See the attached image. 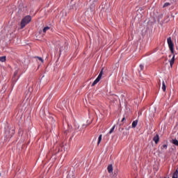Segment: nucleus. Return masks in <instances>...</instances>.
<instances>
[{
	"label": "nucleus",
	"instance_id": "obj_12",
	"mask_svg": "<svg viewBox=\"0 0 178 178\" xmlns=\"http://www.w3.org/2000/svg\"><path fill=\"white\" fill-rule=\"evenodd\" d=\"M162 84H163L162 90L165 92V91H166V84H165V81H163Z\"/></svg>",
	"mask_w": 178,
	"mask_h": 178
},
{
	"label": "nucleus",
	"instance_id": "obj_3",
	"mask_svg": "<svg viewBox=\"0 0 178 178\" xmlns=\"http://www.w3.org/2000/svg\"><path fill=\"white\" fill-rule=\"evenodd\" d=\"M102 74H104V68L102 69L100 73L99 74L97 78L92 83V87H94L97 83H99L101 79H102Z\"/></svg>",
	"mask_w": 178,
	"mask_h": 178
},
{
	"label": "nucleus",
	"instance_id": "obj_8",
	"mask_svg": "<svg viewBox=\"0 0 178 178\" xmlns=\"http://www.w3.org/2000/svg\"><path fill=\"white\" fill-rule=\"evenodd\" d=\"M107 169L108 173H112V172H113V166H112V165H109Z\"/></svg>",
	"mask_w": 178,
	"mask_h": 178
},
{
	"label": "nucleus",
	"instance_id": "obj_22",
	"mask_svg": "<svg viewBox=\"0 0 178 178\" xmlns=\"http://www.w3.org/2000/svg\"><path fill=\"white\" fill-rule=\"evenodd\" d=\"M140 70H144V65H140Z\"/></svg>",
	"mask_w": 178,
	"mask_h": 178
},
{
	"label": "nucleus",
	"instance_id": "obj_21",
	"mask_svg": "<svg viewBox=\"0 0 178 178\" xmlns=\"http://www.w3.org/2000/svg\"><path fill=\"white\" fill-rule=\"evenodd\" d=\"M37 58L39 59L40 60V62H42V63H44V60L42 59V58L38 56Z\"/></svg>",
	"mask_w": 178,
	"mask_h": 178
},
{
	"label": "nucleus",
	"instance_id": "obj_13",
	"mask_svg": "<svg viewBox=\"0 0 178 178\" xmlns=\"http://www.w3.org/2000/svg\"><path fill=\"white\" fill-rule=\"evenodd\" d=\"M102 140V135H99L98 138V143H97L98 145H99V143H101Z\"/></svg>",
	"mask_w": 178,
	"mask_h": 178
},
{
	"label": "nucleus",
	"instance_id": "obj_19",
	"mask_svg": "<svg viewBox=\"0 0 178 178\" xmlns=\"http://www.w3.org/2000/svg\"><path fill=\"white\" fill-rule=\"evenodd\" d=\"M18 73H19V70H15V72H14L13 77L14 78L16 77V76H17Z\"/></svg>",
	"mask_w": 178,
	"mask_h": 178
},
{
	"label": "nucleus",
	"instance_id": "obj_18",
	"mask_svg": "<svg viewBox=\"0 0 178 178\" xmlns=\"http://www.w3.org/2000/svg\"><path fill=\"white\" fill-rule=\"evenodd\" d=\"M66 49V46H61L60 47V52L61 51H65V49Z\"/></svg>",
	"mask_w": 178,
	"mask_h": 178
},
{
	"label": "nucleus",
	"instance_id": "obj_14",
	"mask_svg": "<svg viewBox=\"0 0 178 178\" xmlns=\"http://www.w3.org/2000/svg\"><path fill=\"white\" fill-rule=\"evenodd\" d=\"M115 127H116V126L114 125V126L111 129V130H110V131H109V134H112V133H113Z\"/></svg>",
	"mask_w": 178,
	"mask_h": 178
},
{
	"label": "nucleus",
	"instance_id": "obj_5",
	"mask_svg": "<svg viewBox=\"0 0 178 178\" xmlns=\"http://www.w3.org/2000/svg\"><path fill=\"white\" fill-rule=\"evenodd\" d=\"M33 92V88H29L28 89V92L26 93V98L29 99V97H30V95H31V93Z\"/></svg>",
	"mask_w": 178,
	"mask_h": 178
},
{
	"label": "nucleus",
	"instance_id": "obj_11",
	"mask_svg": "<svg viewBox=\"0 0 178 178\" xmlns=\"http://www.w3.org/2000/svg\"><path fill=\"white\" fill-rule=\"evenodd\" d=\"M0 62H6V56L0 57Z\"/></svg>",
	"mask_w": 178,
	"mask_h": 178
},
{
	"label": "nucleus",
	"instance_id": "obj_20",
	"mask_svg": "<svg viewBox=\"0 0 178 178\" xmlns=\"http://www.w3.org/2000/svg\"><path fill=\"white\" fill-rule=\"evenodd\" d=\"M166 148H168V145H163V147H161V149H166Z\"/></svg>",
	"mask_w": 178,
	"mask_h": 178
},
{
	"label": "nucleus",
	"instance_id": "obj_1",
	"mask_svg": "<svg viewBox=\"0 0 178 178\" xmlns=\"http://www.w3.org/2000/svg\"><path fill=\"white\" fill-rule=\"evenodd\" d=\"M30 22H31V16L30 15H26V17H24L20 23L21 25V29H24V27H26V24H29V23H30Z\"/></svg>",
	"mask_w": 178,
	"mask_h": 178
},
{
	"label": "nucleus",
	"instance_id": "obj_25",
	"mask_svg": "<svg viewBox=\"0 0 178 178\" xmlns=\"http://www.w3.org/2000/svg\"><path fill=\"white\" fill-rule=\"evenodd\" d=\"M60 147L62 148V147H63V144H60Z\"/></svg>",
	"mask_w": 178,
	"mask_h": 178
},
{
	"label": "nucleus",
	"instance_id": "obj_4",
	"mask_svg": "<svg viewBox=\"0 0 178 178\" xmlns=\"http://www.w3.org/2000/svg\"><path fill=\"white\" fill-rule=\"evenodd\" d=\"M13 134H15V129H10L8 128V129L6 131V137L7 138L13 137Z\"/></svg>",
	"mask_w": 178,
	"mask_h": 178
},
{
	"label": "nucleus",
	"instance_id": "obj_24",
	"mask_svg": "<svg viewBox=\"0 0 178 178\" xmlns=\"http://www.w3.org/2000/svg\"><path fill=\"white\" fill-rule=\"evenodd\" d=\"M124 120H126V118L124 117L122 120V122H124Z\"/></svg>",
	"mask_w": 178,
	"mask_h": 178
},
{
	"label": "nucleus",
	"instance_id": "obj_28",
	"mask_svg": "<svg viewBox=\"0 0 178 178\" xmlns=\"http://www.w3.org/2000/svg\"><path fill=\"white\" fill-rule=\"evenodd\" d=\"M0 177H1V173H0Z\"/></svg>",
	"mask_w": 178,
	"mask_h": 178
},
{
	"label": "nucleus",
	"instance_id": "obj_9",
	"mask_svg": "<svg viewBox=\"0 0 178 178\" xmlns=\"http://www.w3.org/2000/svg\"><path fill=\"white\" fill-rule=\"evenodd\" d=\"M174 63H175V55H173L172 59L170 60V64L171 67H172Z\"/></svg>",
	"mask_w": 178,
	"mask_h": 178
},
{
	"label": "nucleus",
	"instance_id": "obj_27",
	"mask_svg": "<svg viewBox=\"0 0 178 178\" xmlns=\"http://www.w3.org/2000/svg\"><path fill=\"white\" fill-rule=\"evenodd\" d=\"M84 126H86V125L83 124V127H84Z\"/></svg>",
	"mask_w": 178,
	"mask_h": 178
},
{
	"label": "nucleus",
	"instance_id": "obj_23",
	"mask_svg": "<svg viewBox=\"0 0 178 178\" xmlns=\"http://www.w3.org/2000/svg\"><path fill=\"white\" fill-rule=\"evenodd\" d=\"M95 8V7L94 6H92H92H90V9H91V10H94Z\"/></svg>",
	"mask_w": 178,
	"mask_h": 178
},
{
	"label": "nucleus",
	"instance_id": "obj_26",
	"mask_svg": "<svg viewBox=\"0 0 178 178\" xmlns=\"http://www.w3.org/2000/svg\"><path fill=\"white\" fill-rule=\"evenodd\" d=\"M60 151V149H58V152H59Z\"/></svg>",
	"mask_w": 178,
	"mask_h": 178
},
{
	"label": "nucleus",
	"instance_id": "obj_10",
	"mask_svg": "<svg viewBox=\"0 0 178 178\" xmlns=\"http://www.w3.org/2000/svg\"><path fill=\"white\" fill-rule=\"evenodd\" d=\"M172 178H178V168L173 173Z\"/></svg>",
	"mask_w": 178,
	"mask_h": 178
},
{
	"label": "nucleus",
	"instance_id": "obj_2",
	"mask_svg": "<svg viewBox=\"0 0 178 178\" xmlns=\"http://www.w3.org/2000/svg\"><path fill=\"white\" fill-rule=\"evenodd\" d=\"M167 41H168V47H169V49H170V51L171 52V54H172V55H175V44H173V42L172 41V38H168L167 39Z\"/></svg>",
	"mask_w": 178,
	"mask_h": 178
},
{
	"label": "nucleus",
	"instance_id": "obj_6",
	"mask_svg": "<svg viewBox=\"0 0 178 178\" xmlns=\"http://www.w3.org/2000/svg\"><path fill=\"white\" fill-rule=\"evenodd\" d=\"M153 140L155 142V144H158L159 143V135L156 134Z\"/></svg>",
	"mask_w": 178,
	"mask_h": 178
},
{
	"label": "nucleus",
	"instance_id": "obj_7",
	"mask_svg": "<svg viewBox=\"0 0 178 178\" xmlns=\"http://www.w3.org/2000/svg\"><path fill=\"white\" fill-rule=\"evenodd\" d=\"M138 124V120H134L133 122H132V128L133 129H136V127H137V124Z\"/></svg>",
	"mask_w": 178,
	"mask_h": 178
},
{
	"label": "nucleus",
	"instance_id": "obj_16",
	"mask_svg": "<svg viewBox=\"0 0 178 178\" xmlns=\"http://www.w3.org/2000/svg\"><path fill=\"white\" fill-rule=\"evenodd\" d=\"M49 26H46L43 29V33H47V30H49Z\"/></svg>",
	"mask_w": 178,
	"mask_h": 178
},
{
	"label": "nucleus",
	"instance_id": "obj_15",
	"mask_svg": "<svg viewBox=\"0 0 178 178\" xmlns=\"http://www.w3.org/2000/svg\"><path fill=\"white\" fill-rule=\"evenodd\" d=\"M172 143L178 147V140L177 139L173 140Z\"/></svg>",
	"mask_w": 178,
	"mask_h": 178
},
{
	"label": "nucleus",
	"instance_id": "obj_17",
	"mask_svg": "<svg viewBox=\"0 0 178 178\" xmlns=\"http://www.w3.org/2000/svg\"><path fill=\"white\" fill-rule=\"evenodd\" d=\"M167 6H170V3H165L163 8H166Z\"/></svg>",
	"mask_w": 178,
	"mask_h": 178
}]
</instances>
